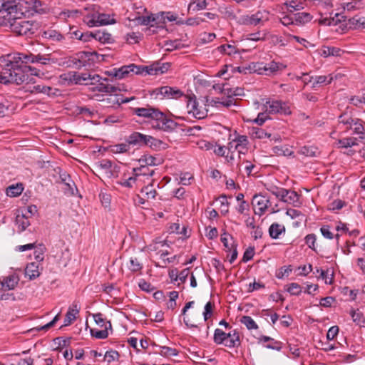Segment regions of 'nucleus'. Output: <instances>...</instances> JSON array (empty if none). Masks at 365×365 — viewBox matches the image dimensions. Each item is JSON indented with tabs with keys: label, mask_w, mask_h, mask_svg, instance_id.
I'll return each instance as SVG.
<instances>
[{
	"label": "nucleus",
	"mask_w": 365,
	"mask_h": 365,
	"mask_svg": "<svg viewBox=\"0 0 365 365\" xmlns=\"http://www.w3.org/2000/svg\"><path fill=\"white\" fill-rule=\"evenodd\" d=\"M56 62L57 59L52 58L51 54H34L31 52L10 54L1 71L0 83L21 84L29 80L28 74L24 72V66L28 63L47 66Z\"/></svg>",
	"instance_id": "f257e3e1"
},
{
	"label": "nucleus",
	"mask_w": 365,
	"mask_h": 365,
	"mask_svg": "<svg viewBox=\"0 0 365 365\" xmlns=\"http://www.w3.org/2000/svg\"><path fill=\"white\" fill-rule=\"evenodd\" d=\"M146 119L153 128L163 131L173 130L177 125L173 120L168 118L163 112L154 108L150 111V114L146 117Z\"/></svg>",
	"instance_id": "f03ea898"
},
{
	"label": "nucleus",
	"mask_w": 365,
	"mask_h": 365,
	"mask_svg": "<svg viewBox=\"0 0 365 365\" xmlns=\"http://www.w3.org/2000/svg\"><path fill=\"white\" fill-rule=\"evenodd\" d=\"M86 10L87 13L83 16V21L89 27L114 24L116 23L113 18V14L100 13L94 9H86Z\"/></svg>",
	"instance_id": "7ed1b4c3"
},
{
	"label": "nucleus",
	"mask_w": 365,
	"mask_h": 365,
	"mask_svg": "<svg viewBox=\"0 0 365 365\" xmlns=\"http://www.w3.org/2000/svg\"><path fill=\"white\" fill-rule=\"evenodd\" d=\"M339 127L344 131L352 130L354 134L359 136L365 135L362 120L348 114H342L339 116Z\"/></svg>",
	"instance_id": "20e7f679"
},
{
	"label": "nucleus",
	"mask_w": 365,
	"mask_h": 365,
	"mask_svg": "<svg viewBox=\"0 0 365 365\" xmlns=\"http://www.w3.org/2000/svg\"><path fill=\"white\" fill-rule=\"evenodd\" d=\"M15 16H11L6 20V23L9 24L13 32L19 36H29L34 34V24L30 21H26Z\"/></svg>",
	"instance_id": "39448f33"
},
{
	"label": "nucleus",
	"mask_w": 365,
	"mask_h": 365,
	"mask_svg": "<svg viewBox=\"0 0 365 365\" xmlns=\"http://www.w3.org/2000/svg\"><path fill=\"white\" fill-rule=\"evenodd\" d=\"M269 13L266 10L258 11L253 14H247L241 16L237 22L241 25L257 26L264 24L269 21Z\"/></svg>",
	"instance_id": "423d86ee"
},
{
	"label": "nucleus",
	"mask_w": 365,
	"mask_h": 365,
	"mask_svg": "<svg viewBox=\"0 0 365 365\" xmlns=\"http://www.w3.org/2000/svg\"><path fill=\"white\" fill-rule=\"evenodd\" d=\"M109 74L116 78L122 79L133 74L144 75V68L143 66H136L132 63L118 68H113L109 72Z\"/></svg>",
	"instance_id": "0eeeda50"
},
{
	"label": "nucleus",
	"mask_w": 365,
	"mask_h": 365,
	"mask_svg": "<svg viewBox=\"0 0 365 365\" xmlns=\"http://www.w3.org/2000/svg\"><path fill=\"white\" fill-rule=\"evenodd\" d=\"M18 5L14 1H4L0 0V22L1 25L5 24L8 18L10 19L11 16H15L18 14Z\"/></svg>",
	"instance_id": "6e6552de"
},
{
	"label": "nucleus",
	"mask_w": 365,
	"mask_h": 365,
	"mask_svg": "<svg viewBox=\"0 0 365 365\" xmlns=\"http://www.w3.org/2000/svg\"><path fill=\"white\" fill-rule=\"evenodd\" d=\"M185 98L187 103V113L189 114L192 115L193 117L198 119H202L207 115V109L200 106L195 96H185Z\"/></svg>",
	"instance_id": "1a4fd4ad"
},
{
	"label": "nucleus",
	"mask_w": 365,
	"mask_h": 365,
	"mask_svg": "<svg viewBox=\"0 0 365 365\" xmlns=\"http://www.w3.org/2000/svg\"><path fill=\"white\" fill-rule=\"evenodd\" d=\"M266 111L268 113H280L289 115L291 113L290 108L287 103L281 101H272L267 102Z\"/></svg>",
	"instance_id": "9d476101"
},
{
	"label": "nucleus",
	"mask_w": 365,
	"mask_h": 365,
	"mask_svg": "<svg viewBox=\"0 0 365 365\" xmlns=\"http://www.w3.org/2000/svg\"><path fill=\"white\" fill-rule=\"evenodd\" d=\"M157 96H161L169 99H178L182 96L185 97L183 92L175 87L163 86L155 91Z\"/></svg>",
	"instance_id": "9b49d317"
},
{
	"label": "nucleus",
	"mask_w": 365,
	"mask_h": 365,
	"mask_svg": "<svg viewBox=\"0 0 365 365\" xmlns=\"http://www.w3.org/2000/svg\"><path fill=\"white\" fill-rule=\"evenodd\" d=\"M359 142H361L364 144V146L360 150V153L361 156L365 159V135L359 136V138H346L342 140H339L337 143L339 148H349L354 145H357Z\"/></svg>",
	"instance_id": "f8f14e48"
},
{
	"label": "nucleus",
	"mask_w": 365,
	"mask_h": 365,
	"mask_svg": "<svg viewBox=\"0 0 365 365\" xmlns=\"http://www.w3.org/2000/svg\"><path fill=\"white\" fill-rule=\"evenodd\" d=\"M251 135L255 139L269 140V141H278L280 140L279 135H272L271 133L259 127H253L251 130Z\"/></svg>",
	"instance_id": "ddd939ff"
},
{
	"label": "nucleus",
	"mask_w": 365,
	"mask_h": 365,
	"mask_svg": "<svg viewBox=\"0 0 365 365\" xmlns=\"http://www.w3.org/2000/svg\"><path fill=\"white\" fill-rule=\"evenodd\" d=\"M154 138L150 135H143L138 132H134L129 135L127 142L130 145H149L152 144Z\"/></svg>",
	"instance_id": "4468645a"
},
{
	"label": "nucleus",
	"mask_w": 365,
	"mask_h": 365,
	"mask_svg": "<svg viewBox=\"0 0 365 365\" xmlns=\"http://www.w3.org/2000/svg\"><path fill=\"white\" fill-rule=\"evenodd\" d=\"M170 67L169 63H155L152 65L144 66V76L146 75H160L165 73Z\"/></svg>",
	"instance_id": "2eb2a0df"
},
{
	"label": "nucleus",
	"mask_w": 365,
	"mask_h": 365,
	"mask_svg": "<svg viewBox=\"0 0 365 365\" xmlns=\"http://www.w3.org/2000/svg\"><path fill=\"white\" fill-rule=\"evenodd\" d=\"M90 36L102 43H109L113 41L112 35L105 31L99 30L90 34H82L81 38L82 40L87 41V37Z\"/></svg>",
	"instance_id": "dca6fc26"
},
{
	"label": "nucleus",
	"mask_w": 365,
	"mask_h": 365,
	"mask_svg": "<svg viewBox=\"0 0 365 365\" xmlns=\"http://www.w3.org/2000/svg\"><path fill=\"white\" fill-rule=\"evenodd\" d=\"M170 254L169 251L165 250H160L158 251L156 256L160 262H155V265L157 267L165 268L168 264L173 262L178 257L177 255H173L170 257H166Z\"/></svg>",
	"instance_id": "f3484780"
},
{
	"label": "nucleus",
	"mask_w": 365,
	"mask_h": 365,
	"mask_svg": "<svg viewBox=\"0 0 365 365\" xmlns=\"http://www.w3.org/2000/svg\"><path fill=\"white\" fill-rule=\"evenodd\" d=\"M96 55L97 53L96 52H80L76 54V57L74 58L75 61H73V63L76 66H85L90 61H93V57Z\"/></svg>",
	"instance_id": "a211bd4d"
},
{
	"label": "nucleus",
	"mask_w": 365,
	"mask_h": 365,
	"mask_svg": "<svg viewBox=\"0 0 365 365\" xmlns=\"http://www.w3.org/2000/svg\"><path fill=\"white\" fill-rule=\"evenodd\" d=\"M42 267L37 262L29 263L25 268V277L29 280H34L38 277L41 274Z\"/></svg>",
	"instance_id": "6ab92c4d"
},
{
	"label": "nucleus",
	"mask_w": 365,
	"mask_h": 365,
	"mask_svg": "<svg viewBox=\"0 0 365 365\" xmlns=\"http://www.w3.org/2000/svg\"><path fill=\"white\" fill-rule=\"evenodd\" d=\"M41 36L43 38L50 41L51 43L61 42L64 39V36L58 31L53 29H48L44 31Z\"/></svg>",
	"instance_id": "aec40b11"
},
{
	"label": "nucleus",
	"mask_w": 365,
	"mask_h": 365,
	"mask_svg": "<svg viewBox=\"0 0 365 365\" xmlns=\"http://www.w3.org/2000/svg\"><path fill=\"white\" fill-rule=\"evenodd\" d=\"M253 203L256 204L257 206V211H256L255 213L262 215L268 208L269 200L266 199L264 196L255 195L253 197Z\"/></svg>",
	"instance_id": "412c9836"
},
{
	"label": "nucleus",
	"mask_w": 365,
	"mask_h": 365,
	"mask_svg": "<svg viewBox=\"0 0 365 365\" xmlns=\"http://www.w3.org/2000/svg\"><path fill=\"white\" fill-rule=\"evenodd\" d=\"M76 80L78 83H84L86 84H95V83L96 82H100V81L102 80V78L100 76L95 73L93 74L84 73L78 74Z\"/></svg>",
	"instance_id": "4be33fe9"
},
{
	"label": "nucleus",
	"mask_w": 365,
	"mask_h": 365,
	"mask_svg": "<svg viewBox=\"0 0 365 365\" xmlns=\"http://www.w3.org/2000/svg\"><path fill=\"white\" fill-rule=\"evenodd\" d=\"M80 311V307L78 304L73 302L71 307H69L68 312L64 319V326L70 325L76 319L77 315Z\"/></svg>",
	"instance_id": "5701e85b"
},
{
	"label": "nucleus",
	"mask_w": 365,
	"mask_h": 365,
	"mask_svg": "<svg viewBox=\"0 0 365 365\" xmlns=\"http://www.w3.org/2000/svg\"><path fill=\"white\" fill-rule=\"evenodd\" d=\"M139 165L142 167L149 168V166H155L161 164V159L158 158L149 154L143 155L139 160Z\"/></svg>",
	"instance_id": "b1692460"
},
{
	"label": "nucleus",
	"mask_w": 365,
	"mask_h": 365,
	"mask_svg": "<svg viewBox=\"0 0 365 365\" xmlns=\"http://www.w3.org/2000/svg\"><path fill=\"white\" fill-rule=\"evenodd\" d=\"M287 68V66L279 62L272 61L269 63H265V75H276L278 71H282Z\"/></svg>",
	"instance_id": "393cba45"
},
{
	"label": "nucleus",
	"mask_w": 365,
	"mask_h": 365,
	"mask_svg": "<svg viewBox=\"0 0 365 365\" xmlns=\"http://www.w3.org/2000/svg\"><path fill=\"white\" fill-rule=\"evenodd\" d=\"M225 346L229 348L238 347L240 345V334L237 330L227 333Z\"/></svg>",
	"instance_id": "a878e982"
},
{
	"label": "nucleus",
	"mask_w": 365,
	"mask_h": 365,
	"mask_svg": "<svg viewBox=\"0 0 365 365\" xmlns=\"http://www.w3.org/2000/svg\"><path fill=\"white\" fill-rule=\"evenodd\" d=\"M341 6L344 11L350 12L363 9L365 3L363 0H351L349 2L341 3Z\"/></svg>",
	"instance_id": "bb28decb"
},
{
	"label": "nucleus",
	"mask_w": 365,
	"mask_h": 365,
	"mask_svg": "<svg viewBox=\"0 0 365 365\" xmlns=\"http://www.w3.org/2000/svg\"><path fill=\"white\" fill-rule=\"evenodd\" d=\"M98 84L93 87V91H98L99 92L103 93H115L117 91L118 88L109 83H108V80L106 78L102 79L100 82H98Z\"/></svg>",
	"instance_id": "cd10ccee"
},
{
	"label": "nucleus",
	"mask_w": 365,
	"mask_h": 365,
	"mask_svg": "<svg viewBox=\"0 0 365 365\" xmlns=\"http://www.w3.org/2000/svg\"><path fill=\"white\" fill-rule=\"evenodd\" d=\"M236 145H235V150H237L240 154H245L248 150V139L245 135H239L235 138Z\"/></svg>",
	"instance_id": "c85d7f7f"
},
{
	"label": "nucleus",
	"mask_w": 365,
	"mask_h": 365,
	"mask_svg": "<svg viewBox=\"0 0 365 365\" xmlns=\"http://www.w3.org/2000/svg\"><path fill=\"white\" fill-rule=\"evenodd\" d=\"M153 182L154 180H152L151 182L141 188L140 192L147 200H154L158 194Z\"/></svg>",
	"instance_id": "c756f323"
},
{
	"label": "nucleus",
	"mask_w": 365,
	"mask_h": 365,
	"mask_svg": "<svg viewBox=\"0 0 365 365\" xmlns=\"http://www.w3.org/2000/svg\"><path fill=\"white\" fill-rule=\"evenodd\" d=\"M143 182V179H141L136 173L133 172L132 176L128 179L122 180L119 183L124 187H133L134 185H140Z\"/></svg>",
	"instance_id": "7c9ffc66"
},
{
	"label": "nucleus",
	"mask_w": 365,
	"mask_h": 365,
	"mask_svg": "<svg viewBox=\"0 0 365 365\" xmlns=\"http://www.w3.org/2000/svg\"><path fill=\"white\" fill-rule=\"evenodd\" d=\"M349 314L356 326L360 327L365 326V317L362 312H361L359 309H351Z\"/></svg>",
	"instance_id": "2f4dec72"
},
{
	"label": "nucleus",
	"mask_w": 365,
	"mask_h": 365,
	"mask_svg": "<svg viewBox=\"0 0 365 365\" xmlns=\"http://www.w3.org/2000/svg\"><path fill=\"white\" fill-rule=\"evenodd\" d=\"M295 25L302 26L312 21L313 16L307 12L294 14Z\"/></svg>",
	"instance_id": "473e14b6"
},
{
	"label": "nucleus",
	"mask_w": 365,
	"mask_h": 365,
	"mask_svg": "<svg viewBox=\"0 0 365 365\" xmlns=\"http://www.w3.org/2000/svg\"><path fill=\"white\" fill-rule=\"evenodd\" d=\"M24 190L22 183L13 184L9 186L6 190V194L10 197H16L19 196Z\"/></svg>",
	"instance_id": "72a5a7b5"
},
{
	"label": "nucleus",
	"mask_w": 365,
	"mask_h": 365,
	"mask_svg": "<svg viewBox=\"0 0 365 365\" xmlns=\"http://www.w3.org/2000/svg\"><path fill=\"white\" fill-rule=\"evenodd\" d=\"M284 232L285 227L277 222L272 223L269 228V234L272 239L279 238V235Z\"/></svg>",
	"instance_id": "f704fd0d"
},
{
	"label": "nucleus",
	"mask_w": 365,
	"mask_h": 365,
	"mask_svg": "<svg viewBox=\"0 0 365 365\" xmlns=\"http://www.w3.org/2000/svg\"><path fill=\"white\" fill-rule=\"evenodd\" d=\"M265 63L263 62H252L247 66L248 73H257L259 75H265Z\"/></svg>",
	"instance_id": "c9c22d12"
},
{
	"label": "nucleus",
	"mask_w": 365,
	"mask_h": 365,
	"mask_svg": "<svg viewBox=\"0 0 365 365\" xmlns=\"http://www.w3.org/2000/svg\"><path fill=\"white\" fill-rule=\"evenodd\" d=\"M51 90L52 88L50 86L38 84L29 85L26 91L31 93H44L49 95Z\"/></svg>",
	"instance_id": "e433bc0d"
},
{
	"label": "nucleus",
	"mask_w": 365,
	"mask_h": 365,
	"mask_svg": "<svg viewBox=\"0 0 365 365\" xmlns=\"http://www.w3.org/2000/svg\"><path fill=\"white\" fill-rule=\"evenodd\" d=\"M18 278L16 276H9L6 277L4 281L1 282V289L5 290H12L14 289L17 284H18Z\"/></svg>",
	"instance_id": "4c0bfd02"
},
{
	"label": "nucleus",
	"mask_w": 365,
	"mask_h": 365,
	"mask_svg": "<svg viewBox=\"0 0 365 365\" xmlns=\"http://www.w3.org/2000/svg\"><path fill=\"white\" fill-rule=\"evenodd\" d=\"M15 222L18 227L19 232L24 231L30 225V222L24 214H17Z\"/></svg>",
	"instance_id": "58836bf2"
},
{
	"label": "nucleus",
	"mask_w": 365,
	"mask_h": 365,
	"mask_svg": "<svg viewBox=\"0 0 365 365\" xmlns=\"http://www.w3.org/2000/svg\"><path fill=\"white\" fill-rule=\"evenodd\" d=\"M272 195H275L281 201H284L288 193V190L282 187H278L274 185L269 186L267 188Z\"/></svg>",
	"instance_id": "ea45409f"
},
{
	"label": "nucleus",
	"mask_w": 365,
	"mask_h": 365,
	"mask_svg": "<svg viewBox=\"0 0 365 365\" xmlns=\"http://www.w3.org/2000/svg\"><path fill=\"white\" fill-rule=\"evenodd\" d=\"M103 328L104 329L102 330L91 329V336L93 337H96V339H106L108 336V328H111L110 322H108L105 324V327H103Z\"/></svg>",
	"instance_id": "a19ab883"
},
{
	"label": "nucleus",
	"mask_w": 365,
	"mask_h": 365,
	"mask_svg": "<svg viewBox=\"0 0 365 365\" xmlns=\"http://www.w3.org/2000/svg\"><path fill=\"white\" fill-rule=\"evenodd\" d=\"M133 172L136 173L141 179H143L145 177L148 179L154 174V170H150L149 168L142 167L141 165L133 168Z\"/></svg>",
	"instance_id": "79ce46f5"
},
{
	"label": "nucleus",
	"mask_w": 365,
	"mask_h": 365,
	"mask_svg": "<svg viewBox=\"0 0 365 365\" xmlns=\"http://www.w3.org/2000/svg\"><path fill=\"white\" fill-rule=\"evenodd\" d=\"M133 20L136 21L139 25L148 26L151 22H154L155 21V18L153 14H150L147 16H138Z\"/></svg>",
	"instance_id": "37998d69"
},
{
	"label": "nucleus",
	"mask_w": 365,
	"mask_h": 365,
	"mask_svg": "<svg viewBox=\"0 0 365 365\" xmlns=\"http://www.w3.org/2000/svg\"><path fill=\"white\" fill-rule=\"evenodd\" d=\"M166 247H168V245L165 241L163 240H155L148 246V249L150 251L155 252V255H157L158 251L160 250H165Z\"/></svg>",
	"instance_id": "c03bdc74"
},
{
	"label": "nucleus",
	"mask_w": 365,
	"mask_h": 365,
	"mask_svg": "<svg viewBox=\"0 0 365 365\" xmlns=\"http://www.w3.org/2000/svg\"><path fill=\"white\" fill-rule=\"evenodd\" d=\"M227 337V334L224 332L222 330H221L220 329H216L215 330L213 339H214V341L217 344H224L225 345V341Z\"/></svg>",
	"instance_id": "a18cd8bd"
},
{
	"label": "nucleus",
	"mask_w": 365,
	"mask_h": 365,
	"mask_svg": "<svg viewBox=\"0 0 365 365\" xmlns=\"http://www.w3.org/2000/svg\"><path fill=\"white\" fill-rule=\"evenodd\" d=\"M267 34V31H257L247 34L246 38L253 41H264L266 39Z\"/></svg>",
	"instance_id": "49530a36"
},
{
	"label": "nucleus",
	"mask_w": 365,
	"mask_h": 365,
	"mask_svg": "<svg viewBox=\"0 0 365 365\" xmlns=\"http://www.w3.org/2000/svg\"><path fill=\"white\" fill-rule=\"evenodd\" d=\"M240 322L244 324L249 330L257 329L258 326L253 319L250 316H243L240 319Z\"/></svg>",
	"instance_id": "de8ad7c7"
},
{
	"label": "nucleus",
	"mask_w": 365,
	"mask_h": 365,
	"mask_svg": "<svg viewBox=\"0 0 365 365\" xmlns=\"http://www.w3.org/2000/svg\"><path fill=\"white\" fill-rule=\"evenodd\" d=\"M217 49L220 53H224L229 56L239 53L237 48L231 44L221 45Z\"/></svg>",
	"instance_id": "09e8293b"
},
{
	"label": "nucleus",
	"mask_w": 365,
	"mask_h": 365,
	"mask_svg": "<svg viewBox=\"0 0 365 365\" xmlns=\"http://www.w3.org/2000/svg\"><path fill=\"white\" fill-rule=\"evenodd\" d=\"M333 80V78L332 76H316L314 78V81L312 84V88H315L318 85H322V84H329L331 83Z\"/></svg>",
	"instance_id": "8fccbe9b"
},
{
	"label": "nucleus",
	"mask_w": 365,
	"mask_h": 365,
	"mask_svg": "<svg viewBox=\"0 0 365 365\" xmlns=\"http://www.w3.org/2000/svg\"><path fill=\"white\" fill-rule=\"evenodd\" d=\"M119 358H120L119 353L115 350L107 351L104 355V359L108 364H110L114 361H118L119 360Z\"/></svg>",
	"instance_id": "3c124183"
},
{
	"label": "nucleus",
	"mask_w": 365,
	"mask_h": 365,
	"mask_svg": "<svg viewBox=\"0 0 365 365\" xmlns=\"http://www.w3.org/2000/svg\"><path fill=\"white\" fill-rule=\"evenodd\" d=\"M299 199V196L297 194V192L294 190H288V193L287 195V197H285V200L283 201L284 202L296 205V203L298 202Z\"/></svg>",
	"instance_id": "603ef678"
},
{
	"label": "nucleus",
	"mask_w": 365,
	"mask_h": 365,
	"mask_svg": "<svg viewBox=\"0 0 365 365\" xmlns=\"http://www.w3.org/2000/svg\"><path fill=\"white\" fill-rule=\"evenodd\" d=\"M284 4L287 6V10L291 13L295 11H299L304 8L302 3L297 2V1L294 0L286 2Z\"/></svg>",
	"instance_id": "864d4df0"
},
{
	"label": "nucleus",
	"mask_w": 365,
	"mask_h": 365,
	"mask_svg": "<svg viewBox=\"0 0 365 365\" xmlns=\"http://www.w3.org/2000/svg\"><path fill=\"white\" fill-rule=\"evenodd\" d=\"M130 150V145L128 143H120L111 147V151L113 153H124Z\"/></svg>",
	"instance_id": "5fc2aeb1"
},
{
	"label": "nucleus",
	"mask_w": 365,
	"mask_h": 365,
	"mask_svg": "<svg viewBox=\"0 0 365 365\" xmlns=\"http://www.w3.org/2000/svg\"><path fill=\"white\" fill-rule=\"evenodd\" d=\"M341 50L335 47H324L322 51V56L324 57L330 56H339Z\"/></svg>",
	"instance_id": "6e6d98bb"
},
{
	"label": "nucleus",
	"mask_w": 365,
	"mask_h": 365,
	"mask_svg": "<svg viewBox=\"0 0 365 365\" xmlns=\"http://www.w3.org/2000/svg\"><path fill=\"white\" fill-rule=\"evenodd\" d=\"M153 107L148 106L146 108H135L133 109V112L134 114L137 115L139 117H143L146 118L147 116L150 114V111L153 109Z\"/></svg>",
	"instance_id": "4d7b16f0"
},
{
	"label": "nucleus",
	"mask_w": 365,
	"mask_h": 365,
	"mask_svg": "<svg viewBox=\"0 0 365 365\" xmlns=\"http://www.w3.org/2000/svg\"><path fill=\"white\" fill-rule=\"evenodd\" d=\"M128 268L131 272H136L140 271L143 268V266L137 258L131 257L129 260Z\"/></svg>",
	"instance_id": "13d9d810"
},
{
	"label": "nucleus",
	"mask_w": 365,
	"mask_h": 365,
	"mask_svg": "<svg viewBox=\"0 0 365 365\" xmlns=\"http://www.w3.org/2000/svg\"><path fill=\"white\" fill-rule=\"evenodd\" d=\"M286 214L292 219H299L300 221L299 223H301V222L304 219V215L299 210L295 209H288Z\"/></svg>",
	"instance_id": "bf43d9fd"
},
{
	"label": "nucleus",
	"mask_w": 365,
	"mask_h": 365,
	"mask_svg": "<svg viewBox=\"0 0 365 365\" xmlns=\"http://www.w3.org/2000/svg\"><path fill=\"white\" fill-rule=\"evenodd\" d=\"M107 98L103 99L111 106L114 105L120 106V95L114 94L113 93H108Z\"/></svg>",
	"instance_id": "052dcab7"
},
{
	"label": "nucleus",
	"mask_w": 365,
	"mask_h": 365,
	"mask_svg": "<svg viewBox=\"0 0 365 365\" xmlns=\"http://www.w3.org/2000/svg\"><path fill=\"white\" fill-rule=\"evenodd\" d=\"M160 354L163 356H177L178 351L175 349H173L168 346H160Z\"/></svg>",
	"instance_id": "680f3d73"
},
{
	"label": "nucleus",
	"mask_w": 365,
	"mask_h": 365,
	"mask_svg": "<svg viewBox=\"0 0 365 365\" xmlns=\"http://www.w3.org/2000/svg\"><path fill=\"white\" fill-rule=\"evenodd\" d=\"M287 291L292 295H299L302 292L301 286L295 282H292L287 286Z\"/></svg>",
	"instance_id": "e2e57ef3"
},
{
	"label": "nucleus",
	"mask_w": 365,
	"mask_h": 365,
	"mask_svg": "<svg viewBox=\"0 0 365 365\" xmlns=\"http://www.w3.org/2000/svg\"><path fill=\"white\" fill-rule=\"evenodd\" d=\"M287 41L292 42L293 40L296 41L299 44L302 45L304 47H307V44L309 43L308 41L304 38H301L297 36H294L291 34L287 35Z\"/></svg>",
	"instance_id": "0e129e2a"
},
{
	"label": "nucleus",
	"mask_w": 365,
	"mask_h": 365,
	"mask_svg": "<svg viewBox=\"0 0 365 365\" xmlns=\"http://www.w3.org/2000/svg\"><path fill=\"white\" fill-rule=\"evenodd\" d=\"M24 72L25 74H27L28 72H30L31 75L36 76H41L43 75V72H41L40 71V69H38L36 67H33V66H24Z\"/></svg>",
	"instance_id": "69168bd1"
},
{
	"label": "nucleus",
	"mask_w": 365,
	"mask_h": 365,
	"mask_svg": "<svg viewBox=\"0 0 365 365\" xmlns=\"http://www.w3.org/2000/svg\"><path fill=\"white\" fill-rule=\"evenodd\" d=\"M317 237L314 234H309L305 237V242L309 248L315 250Z\"/></svg>",
	"instance_id": "338daca9"
},
{
	"label": "nucleus",
	"mask_w": 365,
	"mask_h": 365,
	"mask_svg": "<svg viewBox=\"0 0 365 365\" xmlns=\"http://www.w3.org/2000/svg\"><path fill=\"white\" fill-rule=\"evenodd\" d=\"M344 205V202L341 200H335L329 205V210L336 211L341 209Z\"/></svg>",
	"instance_id": "774afa93"
}]
</instances>
